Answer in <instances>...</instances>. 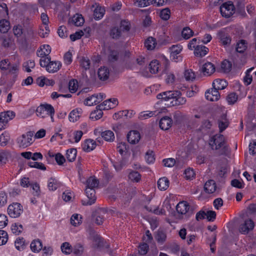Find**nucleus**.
<instances>
[{
    "instance_id": "obj_49",
    "label": "nucleus",
    "mask_w": 256,
    "mask_h": 256,
    "mask_svg": "<svg viewBox=\"0 0 256 256\" xmlns=\"http://www.w3.org/2000/svg\"><path fill=\"white\" fill-rule=\"evenodd\" d=\"M140 174L136 171H132L128 174V178L132 181L138 182L140 180Z\"/></svg>"
},
{
    "instance_id": "obj_27",
    "label": "nucleus",
    "mask_w": 256,
    "mask_h": 256,
    "mask_svg": "<svg viewBox=\"0 0 256 256\" xmlns=\"http://www.w3.org/2000/svg\"><path fill=\"white\" fill-rule=\"evenodd\" d=\"M61 185L60 182L57 180L51 178L48 180V186L49 190L53 191L56 190L58 188H60Z\"/></svg>"
},
{
    "instance_id": "obj_31",
    "label": "nucleus",
    "mask_w": 256,
    "mask_h": 256,
    "mask_svg": "<svg viewBox=\"0 0 256 256\" xmlns=\"http://www.w3.org/2000/svg\"><path fill=\"white\" fill-rule=\"evenodd\" d=\"M108 101H104L102 104L98 106V107L100 108V110L102 112V110L111 109L114 108L118 104V101L116 99H114L112 100L113 104H108Z\"/></svg>"
},
{
    "instance_id": "obj_24",
    "label": "nucleus",
    "mask_w": 256,
    "mask_h": 256,
    "mask_svg": "<svg viewBox=\"0 0 256 256\" xmlns=\"http://www.w3.org/2000/svg\"><path fill=\"white\" fill-rule=\"evenodd\" d=\"M169 180L168 178L163 177L158 181V187L161 190H166L169 186Z\"/></svg>"
},
{
    "instance_id": "obj_55",
    "label": "nucleus",
    "mask_w": 256,
    "mask_h": 256,
    "mask_svg": "<svg viewBox=\"0 0 256 256\" xmlns=\"http://www.w3.org/2000/svg\"><path fill=\"white\" fill-rule=\"evenodd\" d=\"M254 67H252L246 70V76L244 78V82L246 86L249 85L252 81V76L250 74V72L253 70Z\"/></svg>"
},
{
    "instance_id": "obj_37",
    "label": "nucleus",
    "mask_w": 256,
    "mask_h": 256,
    "mask_svg": "<svg viewBox=\"0 0 256 256\" xmlns=\"http://www.w3.org/2000/svg\"><path fill=\"white\" fill-rule=\"evenodd\" d=\"M150 71V73L155 74L158 72L159 62L158 60H154L149 64Z\"/></svg>"
},
{
    "instance_id": "obj_1",
    "label": "nucleus",
    "mask_w": 256,
    "mask_h": 256,
    "mask_svg": "<svg viewBox=\"0 0 256 256\" xmlns=\"http://www.w3.org/2000/svg\"><path fill=\"white\" fill-rule=\"evenodd\" d=\"M210 145L212 150H218V155H227L230 152L225 137L221 134H216L210 140Z\"/></svg>"
},
{
    "instance_id": "obj_28",
    "label": "nucleus",
    "mask_w": 256,
    "mask_h": 256,
    "mask_svg": "<svg viewBox=\"0 0 256 256\" xmlns=\"http://www.w3.org/2000/svg\"><path fill=\"white\" fill-rule=\"evenodd\" d=\"M70 22L76 26H79L84 23V20L81 14H76L72 18Z\"/></svg>"
},
{
    "instance_id": "obj_61",
    "label": "nucleus",
    "mask_w": 256,
    "mask_h": 256,
    "mask_svg": "<svg viewBox=\"0 0 256 256\" xmlns=\"http://www.w3.org/2000/svg\"><path fill=\"white\" fill-rule=\"evenodd\" d=\"M50 58L48 56L40 58V64L42 67H45L46 68V70H47V68L48 66H49V63L50 62Z\"/></svg>"
},
{
    "instance_id": "obj_11",
    "label": "nucleus",
    "mask_w": 256,
    "mask_h": 256,
    "mask_svg": "<svg viewBox=\"0 0 256 256\" xmlns=\"http://www.w3.org/2000/svg\"><path fill=\"white\" fill-rule=\"evenodd\" d=\"M218 124L220 132H222L225 130L229 125V122L226 114H222L218 120Z\"/></svg>"
},
{
    "instance_id": "obj_3",
    "label": "nucleus",
    "mask_w": 256,
    "mask_h": 256,
    "mask_svg": "<svg viewBox=\"0 0 256 256\" xmlns=\"http://www.w3.org/2000/svg\"><path fill=\"white\" fill-rule=\"evenodd\" d=\"M22 206L18 202L10 204L8 208V212L9 216L14 218L18 217L22 212Z\"/></svg>"
},
{
    "instance_id": "obj_17",
    "label": "nucleus",
    "mask_w": 256,
    "mask_h": 256,
    "mask_svg": "<svg viewBox=\"0 0 256 256\" xmlns=\"http://www.w3.org/2000/svg\"><path fill=\"white\" fill-rule=\"evenodd\" d=\"M212 126V122L208 120H204L202 122V125L198 129V130L204 134H208Z\"/></svg>"
},
{
    "instance_id": "obj_12",
    "label": "nucleus",
    "mask_w": 256,
    "mask_h": 256,
    "mask_svg": "<svg viewBox=\"0 0 256 256\" xmlns=\"http://www.w3.org/2000/svg\"><path fill=\"white\" fill-rule=\"evenodd\" d=\"M177 91L178 92V96L176 95V96H174V98L172 99V100L170 102L173 106L183 105L186 102V98L182 96L181 92L178 90Z\"/></svg>"
},
{
    "instance_id": "obj_10",
    "label": "nucleus",
    "mask_w": 256,
    "mask_h": 256,
    "mask_svg": "<svg viewBox=\"0 0 256 256\" xmlns=\"http://www.w3.org/2000/svg\"><path fill=\"white\" fill-rule=\"evenodd\" d=\"M216 70V68L214 64L210 62L204 64L202 67V71L205 76H210Z\"/></svg>"
},
{
    "instance_id": "obj_23",
    "label": "nucleus",
    "mask_w": 256,
    "mask_h": 256,
    "mask_svg": "<svg viewBox=\"0 0 256 256\" xmlns=\"http://www.w3.org/2000/svg\"><path fill=\"white\" fill-rule=\"evenodd\" d=\"M62 65L60 62L58 61H51L49 63L47 68V71L49 72H55L59 70Z\"/></svg>"
},
{
    "instance_id": "obj_25",
    "label": "nucleus",
    "mask_w": 256,
    "mask_h": 256,
    "mask_svg": "<svg viewBox=\"0 0 256 256\" xmlns=\"http://www.w3.org/2000/svg\"><path fill=\"white\" fill-rule=\"evenodd\" d=\"M11 154L8 150H0V162L1 164H5L11 158Z\"/></svg>"
},
{
    "instance_id": "obj_5",
    "label": "nucleus",
    "mask_w": 256,
    "mask_h": 256,
    "mask_svg": "<svg viewBox=\"0 0 256 256\" xmlns=\"http://www.w3.org/2000/svg\"><path fill=\"white\" fill-rule=\"evenodd\" d=\"M234 6L231 3H224L220 7V12L222 16L225 18L230 17L234 12Z\"/></svg>"
},
{
    "instance_id": "obj_36",
    "label": "nucleus",
    "mask_w": 256,
    "mask_h": 256,
    "mask_svg": "<svg viewBox=\"0 0 256 256\" xmlns=\"http://www.w3.org/2000/svg\"><path fill=\"white\" fill-rule=\"evenodd\" d=\"M247 48L246 41L244 40H240L237 42L236 50L239 53H243Z\"/></svg>"
},
{
    "instance_id": "obj_41",
    "label": "nucleus",
    "mask_w": 256,
    "mask_h": 256,
    "mask_svg": "<svg viewBox=\"0 0 256 256\" xmlns=\"http://www.w3.org/2000/svg\"><path fill=\"white\" fill-rule=\"evenodd\" d=\"M178 91H166L162 92L164 100L166 101L171 100L174 98V96H176V95L178 96Z\"/></svg>"
},
{
    "instance_id": "obj_43",
    "label": "nucleus",
    "mask_w": 256,
    "mask_h": 256,
    "mask_svg": "<svg viewBox=\"0 0 256 256\" xmlns=\"http://www.w3.org/2000/svg\"><path fill=\"white\" fill-rule=\"evenodd\" d=\"M234 10H236L242 16H244L246 14L244 10V4L242 1H237L236 4V7L234 6Z\"/></svg>"
},
{
    "instance_id": "obj_44",
    "label": "nucleus",
    "mask_w": 256,
    "mask_h": 256,
    "mask_svg": "<svg viewBox=\"0 0 256 256\" xmlns=\"http://www.w3.org/2000/svg\"><path fill=\"white\" fill-rule=\"evenodd\" d=\"M10 139V135L6 132L2 134L0 136V145L2 146H5L7 145Z\"/></svg>"
},
{
    "instance_id": "obj_26",
    "label": "nucleus",
    "mask_w": 256,
    "mask_h": 256,
    "mask_svg": "<svg viewBox=\"0 0 256 256\" xmlns=\"http://www.w3.org/2000/svg\"><path fill=\"white\" fill-rule=\"evenodd\" d=\"M124 33L122 32L120 28L118 27H114L110 30V36L113 38L115 40H118L121 37L123 36Z\"/></svg>"
},
{
    "instance_id": "obj_47",
    "label": "nucleus",
    "mask_w": 256,
    "mask_h": 256,
    "mask_svg": "<svg viewBox=\"0 0 256 256\" xmlns=\"http://www.w3.org/2000/svg\"><path fill=\"white\" fill-rule=\"evenodd\" d=\"M78 88V80L74 79H72L69 82L68 88L70 91L72 92H75Z\"/></svg>"
},
{
    "instance_id": "obj_46",
    "label": "nucleus",
    "mask_w": 256,
    "mask_h": 256,
    "mask_svg": "<svg viewBox=\"0 0 256 256\" xmlns=\"http://www.w3.org/2000/svg\"><path fill=\"white\" fill-rule=\"evenodd\" d=\"M35 66L34 61L33 60H29L26 62H24L22 66L25 71L30 72H31L30 68H33Z\"/></svg>"
},
{
    "instance_id": "obj_8",
    "label": "nucleus",
    "mask_w": 256,
    "mask_h": 256,
    "mask_svg": "<svg viewBox=\"0 0 256 256\" xmlns=\"http://www.w3.org/2000/svg\"><path fill=\"white\" fill-rule=\"evenodd\" d=\"M205 96L208 100L213 102L218 100L220 94L218 90L213 88L211 90H208L206 92Z\"/></svg>"
},
{
    "instance_id": "obj_56",
    "label": "nucleus",
    "mask_w": 256,
    "mask_h": 256,
    "mask_svg": "<svg viewBox=\"0 0 256 256\" xmlns=\"http://www.w3.org/2000/svg\"><path fill=\"white\" fill-rule=\"evenodd\" d=\"M145 158L148 164L153 163L155 160L154 155L153 151H148L146 154Z\"/></svg>"
},
{
    "instance_id": "obj_13",
    "label": "nucleus",
    "mask_w": 256,
    "mask_h": 256,
    "mask_svg": "<svg viewBox=\"0 0 256 256\" xmlns=\"http://www.w3.org/2000/svg\"><path fill=\"white\" fill-rule=\"evenodd\" d=\"M176 210L178 213L184 214L188 212L190 205L186 202H182L177 204Z\"/></svg>"
},
{
    "instance_id": "obj_32",
    "label": "nucleus",
    "mask_w": 256,
    "mask_h": 256,
    "mask_svg": "<svg viewBox=\"0 0 256 256\" xmlns=\"http://www.w3.org/2000/svg\"><path fill=\"white\" fill-rule=\"evenodd\" d=\"M156 44V40L153 37H148L145 41L144 46L148 50H154Z\"/></svg>"
},
{
    "instance_id": "obj_59",
    "label": "nucleus",
    "mask_w": 256,
    "mask_h": 256,
    "mask_svg": "<svg viewBox=\"0 0 256 256\" xmlns=\"http://www.w3.org/2000/svg\"><path fill=\"white\" fill-rule=\"evenodd\" d=\"M184 76L186 80H193L195 79V74L192 70H186Z\"/></svg>"
},
{
    "instance_id": "obj_35",
    "label": "nucleus",
    "mask_w": 256,
    "mask_h": 256,
    "mask_svg": "<svg viewBox=\"0 0 256 256\" xmlns=\"http://www.w3.org/2000/svg\"><path fill=\"white\" fill-rule=\"evenodd\" d=\"M105 10L104 8L96 6L94 11V15L96 20L100 19L104 14Z\"/></svg>"
},
{
    "instance_id": "obj_14",
    "label": "nucleus",
    "mask_w": 256,
    "mask_h": 256,
    "mask_svg": "<svg viewBox=\"0 0 256 256\" xmlns=\"http://www.w3.org/2000/svg\"><path fill=\"white\" fill-rule=\"evenodd\" d=\"M172 124L171 118L167 116L162 118L159 123L160 128L163 130H168L171 126Z\"/></svg>"
},
{
    "instance_id": "obj_60",
    "label": "nucleus",
    "mask_w": 256,
    "mask_h": 256,
    "mask_svg": "<svg viewBox=\"0 0 256 256\" xmlns=\"http://www.w3.org/2000/svg\"><path fill=\"white\" fill-rule=\"evenodd\" d=\"M58 33V36L62 38H65L68 36V32L66 26H60L59 27Z\"/></svg>"
},
{
    "instance_id": "obj_15",
    "label": "nucleus",
    "mask_w": 256,
    "mask_h": 256,
    "mask_svg": "<svg viewBox=\"0 0 256 256\" xmlns=\"http://www.w3.org/2000/svg\"><path fill=\"white\" fill-rule=\"evenodd\" d=\"M216 189V186L214 180H208L204 186L205 192L208 194L214 193Z\"/></svg>"
},
{
    "instance_id": "obj_53",
    "label": "nucleus",
    "mask_w": 256,
    "mask_h": 256,
    "mask_svg": "<svg viewBox=\"0 0 256 256\" xmlns=\"http://www.w3.org/2000/svg\"><path fill=\"white\" fill-rule=\"evenodd\" d=\"M120 29L124 34L125 32H128L130 30V22L125 20H122L120 22Z\"/></svg>"
},
{
    "instance_id": "obj_33",
    "label": "nucleus",
    "mask_w": 256,
    "mask_h": 256,
    "mask_svg": "<svg viewBox=\"0 0 256 256\" xmlns=\"http://www.w3.org/2000/svg\"><path fill=\"white\" fill-rule=\"evenodd\" d=\"M98 95H92L86 98L84 104L88 106L97 104L98 103L100 102V101L98 100Z\"/></svg>"
},
{
    "instance_id": "obj_22",
    "label": "nucleus",
    "mask_w": 256,
    "mask_h": 256,
    "mask_svg": "<svg viewBox=\"0 0 256 256\" xmlns=\"http://www.w3.org/2000/svg\"><path fill=\"white\" fill-rule=\"evenodd\" d=\"M109 74L110 71L106 67L104 66L98 69V76L100 80H106L109 77Z\"/></svg>"
},
{
    "instance_id": "obj_9",
    "label": "nucleus",
    "mask_w": 256,
    "mask_h": 256,
    "mask_svg": "<svg viewBox=\"0 0 256 256\" xmlns=\"http://www.w3.org/2000/svg\"><path fill=\"white\" fill-rule=\"evenodd\" d=\"M140 138V134L137 130H130L127 134L128 141L131 144H136L138 143Z\"/></svg>"
},
{
    "instance_id": "obj_29",
    "label": "nucleus",
    "mask_w": 256,
    "mask_h": 256,
    "mask_svg": "<svg viewBox=\"0 0 256 256\" xmlns=\"http://www.w3.org/2000/svg\"><path fill=\"white\" fill-rule=\"evenodd\" d=\"M30 248L34 252H38L42 248V242L38 239L34 240L30 244Z\"/></svg>"
},
{
    "instance_id": "obj_45",
    "label": "nucleus",
    "mask_w": 256,
    "mask_h": 256,
    "mask_svg": "<svg viewBox=\"0 0 256 256\" xmlns=\"http://www.w3.org/2000/svg\"><path fill=\"white\" fill-rule=\"evenodd\" d=\"M193 34L194 32L189 27L184 28L182 32V36L186 40L190 38Z\"/></svg>"
},
{
    "instance_id": "obj_63",
    "label": "nucleus",
    "mask_w": 256,
    "mask_h": 256,
    "mask_svg": "<svg viewBox=\"0 0 256 256\" xmlns=\"http://www.w3.org/2000/svg\"><path fill=\"white\" fill-rule=\"evenodd\" d=\"M80 63L81 66L85 70H87L90 68V61L88 58L82 57L80 60Z\"/></svg>"
},
{
    "instance_id": "obj_38",
    "label": "nucleus",
    "mask_w": 256,
    "mask_h": 256,
    "mask_svg": "<svg viewBox=\"0 0 256 256\" xmlns=\"http://www.w3.org/2000/svg\"><path fill=\"white\" fill-rule=\"evenodd\" d=\"M76 148H70L67 150L66 157L69 162H72L75 160L76 156Z\"/></svg>"
},
{
    "instance_id": "obj_58",
    "label": "nucleus",
    "mask_w": 256,
    "mask_h": 256,
    "mask_svg": "<svg viewBox=\"0 0 256 256\" xmlns=\"http://www.w3.org/2000/svg\"><path fill=\"white\" fill-rule=\"evenodd\" d=\"M23 230L22 226L20 224H12V230L14 234H15L16 235L20 234Z\"/></svg>"
},
{
    "instance_id": "obj_21",
    "label": "nucleus",
    "mask_w": 256,
    "mask_h": 256,
    "mask_svg": "<svg viewBox=\"0 0 256 256\" xmlns=\"http://www.w3.org/2000/svg\"><path fill=\"white\" fill-rule=\"evenodd\" d=\"M82 113V109H75L72 110L68 118L70 122H75L78 120Z\"/></svg>"
},
{
    "instance_id": "obj_40",
    "label": "nucleus",
    "mask_w": 256,
    "mask_h": 256,
    "mask_svg": "<svg viewBox=\"0 0 256 256\" xmlns=\"http://www.w3.org/2000/svg\"><path fill=\"white\" fill-rule=\"evenodd\" d=\"M10 29V22L8 20L3 19L0 20V32L6 33Z\"/></svg>"
},
{
    "instance_id": "obj_2",
    "label": "nucleus",
    "mask_w": 256,
    "mask_h": 256,
    "mask_svg": "<svg viewBox=\"0 0 256 256\" xmlns=\"http://www.w3.org/2000/svg\"><path fill=\"white\" fill-rule=\"evenodd\" d=\"M37 116L45 118L49 115H54V110L53 106L49 104H40L36 110Z\"/></svg>"
},
{
    "instance_id": "obj_51",
    "label": "nucleus",
    "mask_w": 256,
    "mask_h": 256,
    "mask_svg": "<svg viewBox=\"0 0 256 256\" xmlns=\"http://www.w3.org/2000/svg\"><path fill=\"white\" fill-rule=\"evenodd\" d=\"M62 251L66 254H70L72 252V246L68 242H65L61 246Z\"/></svg>"
},
{
    "instance_id": "obj_4",
    "label": "nucleus",
    "mask_w": 256,
    "mask_h": 256,
    "mask_svg": "<svg viewBox=\"0 0 256 256\" xmlns=\"http://www.w3.org/2000/svg\"><path fill=\"white\" fill-rule=\"evenodd\" d=\"M32 136L33 134L31 132H29L19 137L17 140L19 146L26 148L30 145L32 143Z\"/></svg>"
},
{
    "instance_id": "obj_42",
    "label": "nucleus",
    "mask_w": 256,
    "mask_h": 256,
    "mask_svg": "<svg viewBox=\"0 0 256 256\" xmlns=\"http://www.w3.org/2000/svg\"><path fill=\"white\" fill-rule=\"evenodd\" d=\"M101 136L106 141H112L114 138V134L111 130H106L102 132Z\"/></svg>"
},
{
    "instance_id": "obj_62",
    "label": "nucleus",
    "mask_w": 256,
    "mask_h": 256,
    "mask_svg": "<svg viewBox=\"0 0 256 256\" xmlns=\"http://www.w3.org/2000/svg\"><path fill=\"white\" fill-rule=\"evenodd\" d=\"M237 100L238 96L235 93H230L226 97V100L230 104H234Z\"/></svg>"
},
{
    "instance_id": "obj_54",
    "label": "nucleus",
    "mask_w": 256,
    "mask_h": 256,
    "mask_svg": "<svg viewBox=\"0 0 256 256\" xmlns=\"http://www.w3.org/2000/svg\"><path fill=\"white\" fill-rule=\"evenodd\" d=\"M118 52L116 50H110L108 55V60L111 62H114L118 60Z\"/></svg>"
},
{
    "instance_id": "obj_30",
    "label": "nucleus",
    "mask_w": 256,
    "mask_h": 256,
    "mask_svg": "<svg viewBox=\"0 0 256 256\" xmlns=\"http://www.w3.org/2000/svg\"><path fill=\"white\" fill-rule=\"evenodd\" d=\"M99 181L94 177L89 178L86 182V188H94L97 187L98 185Z\"/></svg>"
},
{
    "instance_id": "obj_34",
    "label": "nucleus",
    "mask_w": 256,
    "mask_h": 256,
    "mask_svg": "<svg viewBox=\"0 0 256 256\" xmlns=\"http://www.w3.org/2000/svg\"><path fill=\"white\" fill-rule=\"evenodd\" d=\"M133 110H130V114L128 115L129 114V110H124L122 111H120L117 113H115L114 117V118L116 119H118L120 118H122L123 116L126 117V118H130L132 117V116L133 114Z\"/></svg>"
},
{
    "instance_id": "obj_39",
    "label": "nucleus",
    "mask_w": 256,
    "mask_h": 256,
    "mask_svg": "<svg viewBox=\"0 0 256 256\" xmlns=\"http://www.w3.org/2000/svg\"><path fill=\"white\" fill-rule=\"evenodd\" d=\"M170 58H174V56L178 54L182 50V46L180 44L173 45L170 48Z\"/></svg>"
},
{
    "instance_id": "obj_6",
    "label": "nucleus",
    "mask_w": 256,
    "mask_h": 256,
    "mask_svg": "<svg viewBox=\"0 0 256 256\" xmlns=\"http://www.w3.org/2000/svg\"><path fill=\"white\" fill-rule=\"evenodd\" d=\"M85 191L88 200L86 202L82 200V204L84 206L92 205L95 202L96 200L95 190L94 188H86Z\"/></svg>"
},
{
    "instance_id": "obj_52",
    "label": "nucleus",
    "mask_w": 256,
    "mask_h": 256,
    "mask_svg": "<svg viewBox=\"0 0 256 256\" xmlns=\"http://www.w3.org/2000/svg\"><path fill=\"white\" fill-rule=\"evenodd\" d=\"M8 240L7 232L3 230H0V246L5 244Z\"/></svg>"
},
{
    "instance_id": "obj_48",
    "label": "nucleus",
    "mask_w": 256,
    "mask_h": 256,
    "mask_svg": "<svg viewBox=\"0 0 256 256\" xmlns=\"http://www.w3.org/2000/svg\"><path fill=\"white\" fill-rule=\"evenodd\" d=\"M28 164L30 168H36L43 170H46V167L42 162H28Z\"/></svg>"
},
{
    "instance_id": "obj_50",
    "label": "nucleus",
    "mask_w": 256,
    "mask_h": 256,
    "mask_svg": "<svg viewBox=\"0 0 256 256\" xmlns=\"http://www.w3.org/2000/svg\"><path fill=\"white\" fill-rule=\"evenodd\" d=\"M221 68L225 72H228L231 70L232 64L228 60H225L221 64Z\"/></svg>"
},
{
    "instance_id": "obj_20",
    "label": "nucleus",
    "mask_w": 256,
    "mask_h": 256,
    "mask_svg": "<svg viewBox=\"0 0 256 256\" xmlns=\"http://www.w3.org/2000/svg\"><path fill=\"white\" fill-rule=\"evenodd\" d=\"M227 86V82L223 79H216L212 82L213 88L218 90H223Z\"/></svg>"
},
{
    "instance_id": "obj_16",
    "label": "nucleus",
    "mask_w": 256,
    "mask_h": 256,
    "mask_svg": "<svg viewBox=\"0 0 256 256\" xmlns=\"http://www.w3.org/2000/svg\"><path fill=\"white\" fill-rule=\"evenodd\" d=\"M82 150L88 152L93 150L96 146V142L93 140H86L82 145Z\"/></svg>"
},
{
    "instance_id": "obj_57",
    "label": "nucleus",
    "mask_w": 256,
    "mask_h": 256,
    "mask_svg": "<svg viewBox=\"0 0 256 256\" xmlns=\"http://www.w3.org/2000/svg\"><path fill=\"white\" fill-rule=\"evenodd\" d=\"M81 217L78 214L72 216L70 218V223L74 226H76L82 222Z\"/></svg>"
},
{
    "instance_id": "obj_64",
    "label": "nucleus",
    "mask_w": 256,
    "mask_h": 256,
    "mask_svg": "<svg viewBox=\"0 0 256 256\" xmlns=\"http://www.w3.org/2000/svg\"><path fill=\"white\" fill-rule=\"evenodd\" d=\"M102 114L103 112L101 110H96L91 113L90 118L92 119H94L95 120H98L102 117Z\"/></svg>"
},
{
    "instance_id": "obj_19",
    "label": "nucleus",
    "mask_w": 256,
    "mask_h": 256,
    "mask_svg": "<svg viewBox=\"0 0 256 256\" xmlns=\"http://www.w3.org/2000/svg\"><path fill=\"white\" fill-rule=\"evenodd\" d=\"M15 116V113L12 111H7L0 114V120L3 122H6L12 120Z\"/></svg>"
},
{
    "instance_id": "obj_18",
    "label": "nucleus",
    "mask_w": 256,
    "mask_h": 256,
    "mask_svg": "<svg viewBox=\"0 0 256 256\" xmlns=\"http://www.w3.org/2000/svg\"><path fill=\"white\" fill-rule=\"evenodd\" d=\"M208 48L204 46H197L195 48L194 54L196 56L203 57L207 54Z\"/></svg>"
},
{
    "instance_id": "obj_7",
    "label": "nucleus",
    "mask_w": 256,
    "mask_h": 256,
    "mask_svg": "<svg viewBox=\"0 0 256 256\" xmlns=\"http://www.w3.org/2000/svg\"><path fill=\"white\" fill-rule=\"evenodd\" d=\"M254 226V222L251 219L246 220L244 224H240V231L242 234H246L250 230H253Z\"/></svg>"
}]
</instances>
